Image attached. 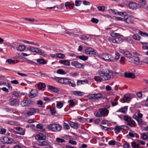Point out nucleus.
I'll use <instances>...</instances> for the list:
<instances>
[{
	"label": "nucleus",
	"instance_id": "nucleus-39",
	"mask_svg": "<svg viewBox=\"0 0 148 148\" xmlns=\"http://www.w3.org/2000/svg\"><path fill=\"white\" fill-rule=\"evenodd\" d=\"M57 73L61 75H65L66 73L62 69H59L57 71Z\"/></svg>",
	"mask_w": 148,
	"mask_h": 148
},
{
	"label": "nucleus",
	"instance_id": "nucleus-28",
	"mask_svg": "<svg viewBox=\"0 0 148 148\" xmlns=\"http://www.w3.org/2000/svg\"><path fill=\"white\" fill-rule=\"evenodd\" d=\"M59 62L61 64L67 66H69L70 64L69 61L68 60H62Z\"/></svg>",
	"mask_w": 148,
	"mask_h": 148
},
{
	"label": "nucleus",
	"instance_id": "nucleus-23",
	"mask_svg": "<svg viewBox=\"0 0 148 148\" xmlns=\"http://www.w3.org/2000/svg\"><path fill=\"white\" fill-rule=\"evenodd\" d=\"M26 47L24 45H20L16 47L17 50L20 51H22L25 49Z\"/></svg>",
	"mask_w": 148,
	"mask_h": 148
},
{
	"label": "nucleus",
	"instance_id": "nucleus-54",
	"mask_svg": "<svg viewBox=\"0 0 148 148\" xmlns=\"http://www.w3.org/2000/svg\"><path fill=\"white\" fill-rule=\"evenodd\" d=\"M89 37H87L85 35H83L79 37V38L83 40H88Z\"/></svg>",
	"mask_w": 148,
	"mask_h": 148
},
{
	"label": "nucleus",
	"instance_id": "nucleus-51",
	"mask_svg": "<svg viewBox=\"0 0 148 148\" xmlns=\"http://www.w3.org/2000/svg\"><path fill=\"white\" fill-rule=\"evenodd\" d=\"M65 34H68L70 36H73L75 37V36H77V35L74 34V33L73 32H65Z\"/></svg>",
	"mask_w": 148,
	"mask_h": 148
},
{
	"label": "nucleus",
	"instance_id": "nucleus-27",
	"mask_svg": "<svg viewBox=\"0 0 148 148\" xmlns=\"http://www.w3.org/2000/svg\"><path fill=\"white\" fill-rule=\"evenodd\" d=\"M127 125H129L131 127H135L136 126V123L135 121L133 120H131L130 121L127 123Z\"/></svg>",
	"mask_w": 148,
	"mask_h": 148
},
{
	"label": "nucleus",
	"instance_id": "nucleus-15",
	"mask_svg": "<svg viewBox=\"0 0 148 148\" xmlns=\"http://www.w3.org/2000/svg\"><path fill=\"white\" fill-rule=\"evenodd\" d=\"M71 92L73 95L77 96H82L84 94L83 92L79 91H72Z\"/></svg>",
	"mask_w": 148,
	"mask_h": 148
},
{
	"label": "nucleus",
	"instance_id": "nucleus-53",
	"mask_svg": "<svg viewBox=\"0 0 148 148\" xmlns=\"http://www.w3.org/2000/svg\"><path fill=\"white\" fill-rule=\"evenodd\" d=\"M56 141L58 143H63L65 142V140L63 139L58 138L56 139Z\"/></svg>",
	"mask_w": 148,
	"mask_h": 148
},
{
	"label": "nucleus",
	"instance_id": "nucleus-31",
	"mask_svg": "<svg viewBox=\"0 0 148 148\" xmlns=\"http://www.w3.org/2000/svg\"><path fill=\"white\" fill-rule=\"evenodd\" d=\"M123 119L127 123L129 122L132 120L131 118L127 115L124 116Z\"/></svg>",
	"mask_w": 148,
	"mask_h": 148
},
{
	"label": "nucleus",
	"instance_id": "nucleus-59",
	"mask_svg": "<svg viewBox=\"0 0 148 148\" xmlns=\"http://www.w3.org/2000/svg\"><path fill=\"white\" fill-rule=\"evenodd\" d=\"M123 146L124 148H130V144L127 142L123 144Z\"/></svg>",
	"mask_w": 148,
	"mask_h": 148
},
{
	"label": "nucleus",
	"instance_id": "nucleus-35",
	"mask_svg": "<svg viewBox=\"0 0 148 148\" xmlns=\"http://www.w3.org/2000/svg\"><path fill=\"white\" fill-rule=\"evenodd\" d=\"M114 130L116 134L119 133L121 131L120 126L116 125L114 128Z\"/></svg>",
	"mask_w": 148,
	"mask_h": 148
},
{
	"label": "nucleus",
	"instance_id": "nucleus-49",
	"mask_svg": "<svg viewBox=\"0 0 148 148\" xmlns=\"http://www.w3.org/2000/svg\"><path fill=\"white\" fill-rule=\"evenodd\" d=\"M36 139L40 140H44L45 139V138H44L43 136H41L39 135H37L36 137Z\"/></svg>",
	"mask_w": 148,
	"mask_h": 148
},
{
	"label": "nucleus",
	"instance_id": "nucleus-64",
	"mask_svg": "<svg viewBox=\"0 0 148 148\" xmlns=\"http://www.w3.org/2000/svg\"><path fill=\"white\" fill-rule=\"evenodd\" d=\"M34 114L33 112H32V108L30 109V111H29L28 112L27 114V115L30 116L31 115H32Z\"/></svg>",
	"mask_w": 148,
	"mask_h": 148
},
{
	"label": "nucleus",
	"instance_id": "nucleus-13",
	"mask_svg": "<svg viewBox=\"0 0 148 148\" xmlns=\"http://www.w3.org/2000/svg\"><path fill=\"white\" fill-rule=\"evenodd\" d=\"M124 76L126 78L132 79L135 78L136 77V76L134 74L131 72L127 73L125 72L124 74Z\"/></svg>",
	"mask_w": 148,
	"mask_h": 148
},
{
	"label": "nucleus",
	"instance_id": "nucleus-8",
	"mask_svg": "<svg viewBox=\"0 0 148 148\" xmlns=\"http://www.w3.org/2000/svg\"><path fill=\"white\" fill-rule=\"evenodd\" d=\"M10 104L12 106H18L19 101L15 99L11 98L9 99Z\"/></svg>",
	"mask_w": 148,
	"mask_h": 148
},
{
	"label": "nucleus",
	"instance_id": "nucleus-47",
	"mask_svg": "<svg viewBox=\"0 0 148 148\" xmlns=\"http://www.w3.org/2000/svg\"><path fill=\"white\" fill-rule=\"evenodd\" d=\"M56 56L57 57L61 58H63L65 57V55L64 54L60 53H57L56 55Z\"/></svg>",
	"mask_w": 148,
	"mask_h": 148
},
{
	"label": "nucleus",
	"instance_id": "nucleus-62",
	"mask_svg": "<svg viewBox=\"0 0 148 148\" xmlns=\"http://www.w3.org/2000/svg\"><path fill=\"white\" fill-rule=\"evenodd\" d=\"M94 115L95 116L97 117H101V115L100 114L99 112L98 111H96L94 113Z\"/></svg>",
	"mask_w": 148,
	"mask_h": 148
},
{
	"label": "nucleus",
	"instance_id": "nucleus-58",
	"mask_svg": "<svg viewBox=\"0 0 148 148\" xmlns=\"http://www.w3.org/2000/svg\"><path fill=\"white\" fill-rule=\"evenodd\" d=\"M116 142L114 140H111L109 141V145H114L116 144Z\"/></svg>",
	"mask_w": 148,
	"mask_h": 148
},
{
	"label": "nucleus",
	"instance_id": "nucleus-43",
	"mask_svg": "<svg viewBox=\"0 0 148 148\" xmlns=\"http://www.w3.org/2000/svg\"><path fill=\"white\" fill-rule=\"evenodd\" d=\"M138 34L142 36H144V35H145L147 36L148 37V34L147 33L143 32L140 30H139Z\"/></svg>",
	"mask_w": 148,
	"mask_h": 148
},
{
	"label": "nucleus",
	"instance_id": "nucleus-61",
	"mask_svg": "<svg viewBox=\"0 0 148 148\" xmlns=\"http://www.w3.org/2000/svg\"><path fill=\"white\" fill-rule=\"evenodd\" d=\"M13 95L16 97H18L20 96V93L14 91L13 92Z\"/></svg>",
	"mask_w": 148,
	"mask_h": 148
},
{
	"label": "nucleus",
	"instance_id": "nucleus-38",
	"mask_svg": "<svg viewBox=\"0 0 148 148\" xmlns=\"http://www.w3.org/2000/svg\"><path fill=\"white\" fill-rule=\"evenodd\" d=\"M139 6L140 7L145 6L146 4V2L145 0H140Z\"/></svg>",
	"mask_w": 148,
	"mask_h": 148
},
{
	"label": "nucleus",
	"instance_id": "nucleus-60",
	"mask_svg": "<svg viewBox=\"0 0 148 148\" xmlns=\"http://www.w3.org/2000/svg\"><path fill=\"white\" fill-rule=\"evenodd\" d=\"M63 126L64 128L66 130H69L70 129V127L66 123H64Z\"/></svg>",
	"mask_w": 148,
	"mask_h": 148
},
{
	"label": "nucleus",
	"instance_id": "nucleus-21",
	"mask_svg": "<svg viewBox=\"0 0 148 148\" xmlns=\"http://www.w3.org/2000/svg\"><path fill=\"white\" fill-rule=\"evenodd\" d=\"M67 80V78L59 77L58 82L65 84V83Z\"/></svg>",
	"mask_w": 148,
	"mask_h": 148
},
{
	"label": "nucleus",
	"instance_id": "nucleus-57",
	"mask_svg": "<svg viewBox=\"0 0 148 148\" xmlns=\"http://www.w3.org/2000/svg\"><path fill=\"white\" fill-rule=\"evenodd\" d=\"M98 10L99 11H104L105 10V7L104 6H99L97 7Z\"/></svg>",
	"mask_w": 148,
	"mask_h": 148
},
{
	"label": "nucleus",
	"instance_id": "nucleus-1",
	"mask_svg": "<svg viewBox=\"0 0 148 148\" xmlns=\"http://www.w3.org/2000/svg\"><path fill=\"white\" fill-rule=\"evenodd\" d=\"M98 73L100 76L102 77L103 81H104L110 80L111 78V75L112 74V72L108 69L99 70Z\"/></svg>",
	"mask_w": 148,
	"mask_h": 148
},
{
	"label": "nucleus",
	"instance_id": "nucleus-3",
	"mask_svg": "<svg viewBox=\"0 0 148 148\" xmlns=\"http://www.w3.org/2000/svg\"><path fill=\"white\" fill-rule=\"evenodd\" d=\"M102 60L106 61H109L114 62V56L108 53H103L102 55Z\"/></svg>",
	"mask_w": 148,
	"mask_h": 148
},
{
	"label": "nucleus",
	"instance_id": "nucleus-33",
	"mask_svg": "<svg viewBox=\"0 0 148 148\" xmlns=\"http://www.w3.org/2000/svg\"><path fill=\"white\" fill-rule=\"evenodd\" d=\"M95 94H90L87 95V97L89 99H95Z\"/></svg>",
	"mask_w": 148,
	"mask_h": 148
},
{
	"label": "nucleus",
	"instance_id": "nucleus-45",
	"mask_svg": "<svg viewBox=\"0 0 148 148\" xmlns=\"http://www.w3.org/2000/svg\"><path fill=\"white\" fill-rule=\"evenodd\" d=\"M133 37L134 39L138 40H139L141 38L140 36L137 34L134 35L133 36Z\"/></svg>",
	"mask_w": 148,
	"mask_h": 148
},
{
	"label": "nucleus",
	"instance_id": "nucleus-2",
	"mask_svg": "<svg viewBox=\"0 0 148 148\" xmlns=\"http://www.w3.org/2000/svg\"><path fill=\"white\" fill-rule=\"evenodd\" d=\"M47 128L52 131L56 132L61 130L62 127L59 124L53 123L48 125Z\"/></svg>",
	"mask_w": 148,
	"mask_h": 148
},
{
	"label": "nucleus",
	"instance_id": "nucleus-10",
	"mask_svg": "<svg viewBox=\"0 0 148 148\" xmlns=\"http://www.w3.org/2000/svg\"><path fill=\"white\" fill-rule=\"evenodd\" d=\"M129 61L131 63L135 64L139 62V59L138 57L133 56H132L129 59Z\"/></svg>",
	"mask_w": 148,
	"mask_h": 148
},
{
	"label": "nucleus",
	"instance_id": "nucleus-63",
	"mask_svg": "<svg viewBox=\"0 0 148 148\" xmlns=\"http://www.w3.org/2000/svg\"><path fill=\"white\" fill-rule=\"evenodd\" d=\"M43 125L41 124H38L37 125L36 127L38 129H42V128Z\"/></svg>",
	"mask_w": 148,
	"mask_h": 148
},
{
	"label": "nucleus",
	"instance_id": "nucleus-29",
	"mask_svg": "<svg viewBox=\"0 0 148 148\" xmlns=\"http://www.w3.org/2000/svg\"><path fill=\"white\" fill-rule=\"evenodd\" d=\"M37 62L40 64H45L47 63V61L43 59H39L37 60Z\"/></svg>",
	"mask_w": 148,
	"mask_h": 148
},
{
	"label": "nucleus",
	"instance_id": "nucleus-18",
	"mask_svg": "<svg viewBox=\"0 0 148 148\" xmlns=\"http://www.w3.org/2000/svg\"><path fill=\"white\" fill-rule=\"evenodd\" d=\"M131 99L130 95L129 94H125L123 98V99L124 102H128L130 101Z\"/></svg>",
	"mask_w": 148,
	"mask_h": 148
},
{
	"label": "nucleus",
	"instance_id": "nucleus-7",
	"mask_svg": "<svg viewBox=\"0 0 148 148\" xmlns=\"http://www.w3.org/2000/svg\"><path fill=\"white\" fill-rule=\"evenodd\" d=\"M124 19V22L128 24H132L133 23V20L130 15H125Z\"/></svg>",
	"mask_w": 148,
	"mask_h": 148
},
{
	"label": "nucleus",
	"instance_id": "nucleus-22",
	"mask_svg": "<svg viewBox=\"0 0 148 148\" xmlns=\"http://www.w3.org/2000/svg\"><path fill=\"white\" fill-rule=\"evenodd\" d=\"M85 83L86 84L88 83V81L86 79L84 80H77V86H80L82 84H84Z\"/></svg>",
	"mask_w": 148,
	"mask_h": 148
},
{
	"label": "nucleus",
	"instance_id": "nucleus-25",
	"mask_svg": "<svg viewBox=\"0 0 148 148\" xmlns=\"http://www.w3.org/2000/svg\"><path fill=\"white\" fill-rule=\"evenodd\" d=\"M76 58H79L80 60H83V61H86L88 59V57L84 55L82 56H76Z\"/></svg>",
	"mask_w": 148,
	"mask_h": 148
},
{
	"label": "nucleus",
	"instance_id": "nucleus-48",
	"mask_svg": "<svg viewBox=\"0 0 148 148\" xmlns=\"http://www.w3.org/2000/svg\"><path fill=\"white\" fill-rule=\"evenodd\" d=\"M42 143H43V144L42 145V146H49L50 143L48 141L45 140L42 141Z\"/></svg>",
	"mask_w": 148,
	"mask_h": 148
},
{
	"label": "nucleus",
	"instance_id": "nucleus-32",
	"mask_svg": "<svg viewBox=\"0 0 148 148\" xmlns=\"http://www.w3.org/2000/svg\"><path fill=\"white\" fill-rule=\"evenodd\" d=\"M124 55L126 57L129 58V59L132 56V55L129 51H126L124 53Z\"/></svg>",
	"mask_w": 148,
	"mask_h": 148
},
{
	"label": "nucleus",
	"instance_id": "nucleus-42",
	"mask_svg": "<svg viewBox=\"0 0 148 148\" xmlns=\"http://www.w3.org/2000/svg\"><path fill=\"white\" fill-rule=\"evenodd\" d=\"M120 57V54L119 53L117 52H116L115 53V55L114 58V61L115 60H118Z\"/></svg>",
	"mask_w": 148,
	"mask_h": 148
},
{
	"label": "nucleus",
	"instance_id": "nucleus-5",
	"mask_svg": "<svg viewBox=\"0 0 148 148\" xmlns=\"http://www.w3.org/2000/svg\"><path fill=\"white\" fill-rule=\"evenodd\" d=\"M38 94V91L36 89L32 90L29 92L28 96L30 98H33L36 97Z\"/></svg>",
	"mask_w": 148,
	"mask_h": 148
},
{
	"label": "nucleus",
	"instance_id": "nucleus-12",
	"mask_svg": "<svg viewBox=\"0 0 148 148\" xmlns=\"http://www.w3.org/2000/svg\"><path fill=\"white\" fill-rule=\"evenodd\" d=\"M71 64L76 68H80L82 67V65L77 61H73L71 62Z\"/></svg>",
	"mask_w": 148,
	"mask_h": 148
},
{
	"label": "nucleus",
	"instance_id": "nucleus-52",
	"mask_svg": "<svg viewBox=\"0 0 148 148\" xmlns=\"http://www.w3.org/2000/svg\"><path fill=\"white\" fill-rule=\"evenodd\" d=\"M63 103L61 102H58L56 105V107L59 108H61L63 106Z\"/></svg>",
	"mask_w": 148,
	"mask_h": 148
},
{
	"label": "nucleus",
	"instance_id": "nucleus-17",
	"mask_svg": "<svg viewBox=\"0 0 148 148\" xmlns=\"http://www.w3.org/2000/svg\"><path fill=\"white\" fill-rule=\"evenodd\" d=\"M71 79L67 78V80H66V81L65 83V84L68 85L70 86L75 87L76 86V84L74 83L71 82Z\"/></svg>",
	"mask_w": 148,
	"mask_h": 148
},
{
	"label": "nucleus",
	"instance_id": "nucleus-19",
	"mask_svg": "<svg viewBox=\"0 0 148 148\" xmlns=\"http://www.w3.org/2000/svg\"><path fill=\"white\" fill-rule=\"evenodd\" d=\"M38 48L34 47H29L27 48V50H29L33 52L37 53L38 50Z\"/></svg>",
	"mask_w": 148,
	"mask_h": 148
},
{
	"label": "nucleus",
	"instance_id": "nucleus-50",
	"mask_svg": "<svg viewBox=\"0 0 148 148\" xmlns=\"http://www.w3.org/2000/svg\"><path fill=\"white\" fill-rule=\"evenodd\" d=\"M26 62L29 64H31L32 65L38 64L36 62H34V61L29 60H27Z\"/></svg>",
	"mask_w": 148,
	"mask_h": 148
},
{
	"label": "nucleus",
	"instance_id": "nucleus-6",
	"mask_svg": "<svg viewBox=\"0 0 148 148\" xmlns=\"http://www.w3.org/2000/svg\"><path fill=\"white\" fill-rule=\"evenodd\" d=\"M96 50L91 47H88L85 49V53L87 55H94L96 53Z\"/></svg>",
	"mask_w": 148,
	"mask_h": 148
},
{
	"label": "nucleus",
	"instance_id": "nucleus-26",
	"mask_svg": "<svg viewBox=\"0 0 148 148\" xmlns=\"http://www.w3.org/2000/svg\"><path fill=\"white\" fill-rule=\"evenodd\" d=\"M29 101L28 100H26L22 101L21 103V105L23 107H25L29 104Z\"/></svg>",
	"mask_w": 148,
	"mask_h": 148
},
{
	"label": "nucleus",
	"instance_id": "nucleus-11",
	"mask_svg": "<svg viewBox=\"0 0 148 148\" xmlns=\"http://www.w3.org/2000/svg\"><path fill=\"white\" fill-rule=\"evenodd\" d=\"M123 39L121 37H116L112 40L113 43H114L121 44L123 41Z\"/></svg>",
	"mask_w": 148,
	"mask_h": 148
},
{
	"label": "nucleus",
	"instance_id": "nucleus-20",
	"mask_svg": "<svg viewBox=\"0 0 148 148\" xmlns=\"http://www.w3.org/2000/svg\"><path fill=\"white\" fill-rule=\"evenodd\" d=\"M70 126L73 128L77 129L78 127V123H74L72 121H70L69 123Z\"/></svg>",
	"mask_w": 148,
	"mask_h": 148
},
{
	"label": "nucleus",
	"instance_id": "nucleus-30",
	"mask_svg": "<svg viewBox=\"0 0 148 148\" xmlns=\"http://www.w3.org/2000/svg\"><path fill=\"white\" fill-rule=\"evenodd\" d=\"M38 87L40 90H42L43 88L46 87V85L45 83L40 82L38 84Z\"/></svg>",
	"mask_w": 148,
	"mask_h": 148
},
{
	"label": "nucleus",
	"instance_id": "nucleus-56",
	"mask_svg": "<svg viewBox=\"0 0 148 148\" xmlns=\"http://www.w3.org/2000/svg\"><path fill=\"white\" fill-rule=\"evenodd\" d=\"M81 2L82 1H81L76 0L75 2V5L76 6H79L80 5Z\"/></svg>",
	"mask_w": 148,
	"mask_h": 148
},
{
	"label": "nucleus",
	"instance_id": "nucleus-55",
	"mask_svg": "<svg viewBox=\"0 0 148 148\" xmlns=\"http://www.w3.org/2000/svg\"><path fill=\"white\" fill-rule=\"evenodd\" d=\"M91 21L93 23L97 24L99 22V20L97 18H92L91 20Z\"/></svg>",
	"mask_w": 148,
	"mask_h": 148
},
{
	"label": "nucleus",
	"instance_id": "nucleus-14",
	"mask_svg": "<svg viewBox=\"0 0 148 148\" xmlns=\"http://www.w3.org/2000/svg\"><path fill=\"white\" fill-rule=\"evenodd\" d=\"M47 88L48 89L55 93H58L59 92L58 88L54 86L48 85L47 86Z\"/></svg>",
	"mask_w": 148,
	"mask_h": 148
},
{
	"label": "nucleus",
	"instance_id": "nucleus-34",
	"mask_svg": "<svg viewBox=\"0 0 148 148\" xmlns=\"http://www.w3.org/2000/svg\"><path fill=\"white\" fill-rule=\"evenodd\" d=\"M95 99H98L102 98L103 95L101 93L95 94Z\"/></svg>",
	"mask_w": 148,
	"mask_h": 148
},
{
	"label": "nucleus",
	"instance_id": "nucleus-9",
	"mask_svg": "<svg viewBox=\"0 0 148 148\" xmlns=\"http://www.w3.org/2000/svg\"><path fill=\"white\" fill-rule=\"evenodd\" d=\"M128 6L130 9H136L139 6V5L134 2H130L128 4Z\"/></svg>",
	"mask_w": 148,
	"mask_h": 148
},
{
	"label": "nucleus",
	"instance_id": "nucleus-4",
	"mask_svg": "<svg viewBox=\"0 0 148 148\" xmlns=\"http://www.w3.org/2000/svg\"><path fill=\"white\" fill-rule=\"evenodd\" d=\"M1 141L3 144H10L14 142V140L8 137H3L0 138Z\"/></svg>",
	"mask_w": 148,
	"mask_h": 148
},
{
	"label": "nucleus",
	"instance_id": "nucleus-44",
	"mask_svg": "<svg viewBox=\"0 0 148 148\" xmlns=\"http://www.w3.org/2000/svg\"><path fill=\"white\" fill-rule=\"evenodd\" d=\"M9 64H14L15 63V61L11 59H8L6 61Z\"/></svg>",
	"mask_w": 148,
	"mask_h": 148
},
{
	"label": "nucleus",
	"instance_id": "nucleus-41",
	"mask_svg": "<svg viewBox=\"0 0 148 148\" xmlns=\"http://www.w3.org/2000/svg\"><path fill=\"white\" fill-rule=\"evenodd\" d=\"M101 76H96L94 77L95 80L97 82H101L103 80L102 79V78H101Z\"/></svg>",
	"mask_w": 148,
	"mask_h": 148
},
{
	"label": "nucleus",
	"instance_id": "nucleus-40",
	"mask_svg": "<svg viewBox=\"0 0 148 148\" xmlns=\"http://www.w3.org/2000/svg\"><path fill=\"white\" fill-rule=\"evenodd\" d=\"M141 138L145 140H147L148 139V136L145 134V133H143L141 135Z\"/></svg>",
	"mask_w": 148,
	"mask_h": 148
},
{
	"label": "nucleus",
	"instance_id": "nucleus-24",
	"mask_svg": "<svg viewBox=\"0 0 148 148\" xmlns=\"http://www.w3.org/2000/svg\"><path fill=\"white\" fill-rule=\"evenodd\" d=\"M37 53L39 55L44 57H46L47 56V54L45 52L42 50L39 49H38Z\"/></svg>",
	"mask_w": 148,
	"mask_h": 148
},
{
	"label": "nucleus",
	"instance_id": "nucleus-37",
	"mask_svg": "<svg viewBox=\"0 0 148 148\" xmlns=\"http://www.w3.org/2000/svg\"><path fill=\"white\" fill-rule=\"evenodd\" d=\"M131 145L132 147L133 148H139V145L137 144L135 142H132Z\"/></svg>",
	"mask_w": 148,
	"mask_h": 148
},
{
	"label": "nucleus",
	"instance_id": "nucleus-36",
	"mask_svg": "<svg viewBox=\"0 0 148 148\" xmlns=\"http://www.w3.org/2000/svg\"><path fill=\"white\" fill-rule=\"evenodd\" d=\"M137 121L138 122V125L140 126L145 125V122L141 119H138Z\"/></svg>",
	"mask_w": 148,
	"mask_h": 148
},
{
	"label": "nucleus",
	"instance_id": "nucleus-16",
	"mask_svg": "<svg viewBox=\"0 0 148 148\" xmlns=\"http://www.w3.org/2000/svg\"><path fill=\"white\" fill-rule=\"evenodd\" d=\"M128 109L127 106H125L124 107L121 108L119 109V110H117L116 112H120L123 113L125 114L126 113Z\"/></svg>",
	"mask_w": 148,
	"mask_h": 148
},
{
	"label": "nucleus",
	"instance_id": "nucleus-46",
	"mask_svg": "<svg viewBox=\"0 0 148 148\" xmlns=\"http://www.w3.org/2000/svg\"><path fill=\"white\" fill-rule=\"evenodd\" d=\"M69 105L71 107H73L75 105V103L72 100H70L69 101Z\"/></svg>",
	"mask_w": 148,
	"mask_h": 148
}]
</instances>
